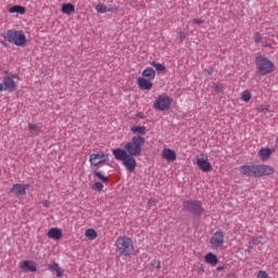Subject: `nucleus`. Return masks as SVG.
Wrapping results in <instances>:
<instances>
[{
    "instance_id": "nucleus-38",
    "label": "nucleus",
    "mask_w": 278,
    "mask_h": 278,
    "mask_svg": "<svg viewBox=\"0 0 278 278\" xmlns=\"http://www.w3.org/2000/svg\"><path fill=\"white\" fill-rule=\"evenodd\" d=\"M261 45L265 49H273V43H269L268 41H261Z\"/></svg>"
},
{
    "instance_id": "nucleus-13",
    "label": "nucleus",
    "mask_w": 278,
    "mask_h": 278,
    "mask_svg": "<svg viewBox=\"0 0 278 278\" xmlns=\"http://www.w3.org/2000/svg\"><path fill=\"white\" fill-rule=\"evenodd\" d=\"M20 268L22 273H36L38 267L34 261H23L20 263Z\"/></svg>"
},
{
    "instance_id": "nucleus-7",
    "label": "nucleus",
    "mask_w": 278,
    "mask_h": 278,
    "mask_svg": "<svg viewBox=\"0 0 278 278\" xmlns=\"http://www.w3.org/2000/svg\"><path fill=\"white\" fill-rule=\"evenodd\" d=\"M211 249L213 251H223L225 249V232L217 230L210 239Z\"/></svg>"
},
{
    "instance_id": "nucleus-16",
    "label": "nucleus",
    "mask_w": 278,
    "mask_h": 278,
    "mask_svg": "<svg viewBox=\"0 0 278 278\" xmlns=\"http://www.w3.org/2000/svg\"><path fill=\"white\" fill-rule=\"evenodd\" d=\"M163 160H166V162H175L177 160V152L175 150L165 148L162 152Z\"/></svg>"
},
{
    "instance_id": "nucleus-42",
    "label": "nucleus",
    "mask_w": 278,
    "mask_h": 278,
    "mask_svg": "<svg viewBox=\"0 0 278 278\" xmlns=\"http://www.w3.org/2000/svg\"><path fill=\"white\" fill-rule=\"evenodd\" d=\"M193 23L194 25H203V20H200V18H193Z\"/></svg>"
},
{
    "instance_id": "nucleus-35",
    "label": "nucleus",
    "mask_w": 278,
    "mask_h": 278,
    "mask_svg": "<svg viewBox=\"0 0 278 278\" xmlns=\"http://www.w3.org/2000/svg\"><path fill=\"white\" fill-rule=\"evenodd\" d=\"M187 38H188V33H186V31H179L178 33L179 42H184V40H186Z\"/></svg>"
},
{
    "instance_id": "nucleus-15",
    "label": "nucleus",
    "mask_w": 278,
    "mask_h": 278,
    "mask_svg": "<svg viewBox=\"0 0 278 278\" xmlns=\"http://www.w3.org/2000/svg\"><path fill=\"white\" fill-rule=\"evenodd\" d=\"M3 87L4 90H8L9 92H14V90H16V81H14V78H12V76H5L3 78Z\"/></svg>"
},
{
    "instance_id": "nucleus-30",
    "label": "nucleus",
    "mask_w": 278,
    "mask_h": 278,
    "mask_svg": "<svg viewBox=\"0 0 278 278\" xmlns=\"http://www.w3.org/2000/svg\"><path fill=\"white\" fill-rule=\"evenodd\" d=\"M151 66H153L155 68V71H157V73H162V71H166V66L162 65V63H157L155 61H153L151 63Z\"/></svg>"
},
{
    "instance_id": "nucleus-21",
    "label": "nucleus",
    "mask_w": 278,
    "mask_h": 278,
    "mask_svg": "<svg viewBox=\"0 0 278 278\" xmlns=\"http://www.w3.org/2000/svg\"><path fill=\"white\" fill-rule=\"evenodd\" d=\"M47 236L52 240H60V238H62V230L60 228H51Z\"/></svg>"
},
{
    "instance_id": "nucleus-3",
    "label": "nucleus",
    "mask_w": 278,
    "mask_h": 278,
    "mask_svg": "<svg viewBox=\"0 0 278 278\" xmlns=\"http://www.w3.org/2000/svg\"><path fill=\"white\" fill-rule=\"evenodd\" d=\"M144 137L142 136H135L128 141L125 147L124 151H126L127 155H132L138 157L142 155V147H144Z\"/></svg>"
},
{
    "instance_id": "nucleus-27",
    "label": "nucleus",
    "mask_w": 278,
    "mask_h": 278,
    "mask_svg": "<svg viewBox=\"0 0 278 278\" xmlns=\"http://www.w3.org/2000/svg\"><path fill=\"white\" fill-rule=\"evenodd\" d=\"M85 236L86 238H88V240H97V230L92 229V228H88L86 231H85Z\"/></svg>"
},
{
    "instance_id": "nucleus-19",
    "label": "nucleus",
    "mask_w": 278,
    "mask_h": 278,
    "mask_svg": "<svg viewBox=\"0 0 278 278\" xmlns=\"http://www.w3.org/2000/svg\"><path fill=\"white\" fill-rule=\"evenodd\" d=\"M141 75L143 79H150L153 81V79H155V70H153V67H146Z\"/></svg>"
},
{
    "instance_id": "nucleus-31",
    "label": "nucleus",
    "mask_w": 278,
    "mask_h": 278,
    "mask_svg": "<svg viewBox=\"0 0 278 278\" xmlns=\"http://www.w3.org/2000/svg\"><path fill=\"white\" fill-rule=\"evenodd\" d=\"M241 101H244V103H249V101H251V91H243L241 94Z\"/></svg>"
},
{
    "instance_id": "nucleus-20",
    "label": "nucleus",
    "mask_w": 278,
    "mask_h": 278,
    "mask_svg": "<svg viewBox=\"0 0 278 278\" xmlns=\"http://www.w3.org/2000/svg\"><path fill=\"white\" fill-rule=\"evenodd\" d=\"M204 261L206 264H210L211 266H216V264H218V256H216V254L208 252L205 256H204Z\"/></svg>"
},
{
    "instance_id": "nucleus-32",
    "label": "nucleus",
    "mask_w": 278,
    "mask_h": 278,
    "mask_svg": "<svg viewBox=\"0 0 278 278\" xmlns=\"http://www.w3.org/2000/svg\"><path fill=\"white\" fill-rule=\"evenodd\" d=\"M256 110H257V112H258L260 114H266V112H269V111H270V105H268V104H262V105H260Z\"/></svg>"
},
{
    "instance_id": "nucleus-18",
    "label": "nucleus",
    "mask_w": 278,
    "mask_h": 278,
    "mask_svg": "<svg viewBox=\"0 0 278 278\" xmlns=\"http://www.w3.org/2000/svg\"><path fill=\"white\" fill-rule=\"evenodd\" d=\"M48 269H50L51 273H55V276L58 278L64 277V269H62L60 264H58L56 262H52V263L48 264Z\"/></svg>"
},
{
    "instance_id": "nucleus-23",
    "label": "nucleus",
    "mask_w": 278,
    "mask_h": 278,
    "mask_svg": "<svg viewBox=\"0 0 278 278\" xmlns=\"http://www.w3.org/2000/svg\"><path fill=\"white\" fill-rule=\"evenodd\" d=\"M258 155L263 162H266V160H269L270 155H273V151L268 148H263L260 150Z\"/></svg>"
},
{
    "instance_id": "nucleus-9",
    "label": "nucleus",
    "mask_w": 278,
    "mask_h": 278,
    "mask_svg": "<svg viewBox=\"0 0 278 278\" xmlns=\"http://www.w3.org/2000/svg\"><path fill=\"white\" fill-rule=\"evenodd\" d=\"M31 186L29 184H14L11 187V192L18 199V197H25L27 194V190H29Z\"/></svg>"
},
{
    "instance_id": "nucleus-2",
    "label": "nucleus",
    "mask_w": 278,
    "mask_h": 278,
    "mask_svg": "<svg viewBox=\"0 0 278 278\" xmlns=\"http://www.w3.org/2000/svg\"><path fill=\"white\" fill-rule=\"evenodd\" d=\"M115 249L123 257H131L134 254V240L127 236H119L115 241Z\"/></svg>"
},
{
    "instance_id": "nucleus-5",
    "label": "nucleus",
    "mask_w": 278,
    "mask_h": 278,
    "mask_svg": "<svg viewBox=\"0 0 278 278\" xmlns=\"http://www.w3.org/2000/svg\"><path fill=\"white\" fill-rule=\"evenodd\" d=\"M255 64L258 75L265 76L275 73V63L264 55H257L255 58Z\"/></svg>"
},
{
    "instance_id": "nucleus-25",
    "label": "nucleus",
    "mask_w": 278,
    "mask_h": 278,
    "mask_svg": "<svg viewBox=\"0 0 278 278\" xmlns=\"http://www.w3.org/2000/svg\"><path fill=\"white\" fill-rule=\"evenodd\" d=\"M61 12L63 14H67V15H71L75 12V5L71 4V3H64L62 5V9H61Z\"/></svg>"
},
{
    "instance_id": "nucleus-39",
    "label": "nucleus",
    "mask_w": 278,
    "mask_h": 278,
    "mask_svg": "<svg viewBox=\"0 0 278 278\" xmlns=\"http://www.w3.org/2000/svg\"><path fill=\"white\" fill-rule=\"evenodd\" d=\"M257 278H268V273L265 270H260L257 274Z\"/></svg>"
},
{
    "instance_id": "nucleus-46",
    "label": "nucleus",
    "mask_w": 278,
    "mask_h": 278,
    "mask_svg": "<svg viewBox=\"0 0 278 278\" xmlns=\"http://www.w3.org/2000/svg\"><path fill=\"white\" fill-rule=\"evenodd\" d=\"M14 79H18V75H13Z\"/></svg>"
},
{
    "instance_id": "nucleus-10",
    "label": "nucleus",
    "mask_w": 278,
    "mask_h": 278,
    "mask_svg": "<svg viewBox=\"0 0 278 278\" xmlns=\"http://www.w3.org/2000/svg\"><path fill=\"white\" fill-rule=\"evenodd\" d=\"M108 160H110V156L104 152L93 153L89 156L91 166H99L100 164L108 162Z\"/></svg>"
},
{
    "instance_id": "nucleus-37",
    "label": "nucleus",
    "mask_w": 278,
    "mask_h": 278,
    "mask_svg": "<svg viewBox=\"0 0 278 278\" xmlns=\"http://www.w3.org/2000/svg\"><path fill=\"white\" fill-rule=\"evenodd\" d=\"M157 205V200L150 199L148 201V207H155Z\"/></svg>"
},
{
    "instance_id": "nucleus-24",
    "label": "nucleus",
    "mask_w": 278,
    "mask_h": 278,
    "mask_svg": "<svg viewBox=\"0 0 278 278\" xmlns=\"http://www.w3.org/2000/svg\"><path fill=\"white\" fill-rule=\"evenodd\" d=\"M8 12L10 14H25V12H27V9L22 5H13L8 10Z\"/></svg>"
},
{
    "instance_id": "nucleus-12",
    "label": "nucleus",
    "mask_w": 278,
    "mask_h": 278,
    "mask_svg": "<svg viewBox=\"0 0 278 278\" xmlns=\"http://www.w3.org/2000/svg\"><path fill=\"white\" fill-rule=\"evenodd\" d=\"M275 175V169L270 165H256V177H268Z\"/></svg>"
},
{
    "instance_id": "nucleus-40",
    "label": "nucleus",
    "mask_w": 278,
    "mask_h": 278,
    "mask_svg": "<svg viewBox=\"0 0 278 278\" xmlns=\"http://www.w3.org/2000/svg\"><path fill=\"white\" fill-rule=\"evenodd\" d=\"M106 12H118V8L116 5L106 8Z\"/></svg>"
},
{
    "instance_id": "nucleus-14",
    "label": "nucleus",
    "mask_w": 278,
    "mask_h": 278,
    "mask_svg": "<svg viewBox=\"0 0 278 278\" xmlns=\"http://www.w3.org/2000/svg\"><path fill=\"white\" fill-rule=\"evenodd\" d=\"M137 84L140 90H152L153 89V80L149 78H137Z\"/></svg>"
},
{
    "instance_id": "nucleus-22",
    "label": "nucleus",
    "mask_w": 278,
    "mask_h": 278,
    "mask_svg": "<svg viewBox=\"0 0 278 278\" xmlns=\"http://www.w3.org/2000/svg\"><path fill=\"white\" fill-rule=\"evenodd\" d=\"M130 131L135 136H147V128L144 126H134L130 128Z\"/></svg>"
},
{
    "instance_id": "nucleus-28",
    "label": "nucleus",
    "mask_w": 278,
    "mask_h": 278,
    "mask_svg": "<svg viewBox=\"0 0 278 278\" xmlns=\"http://www.w3.org/2000/svg\"><path fill=\"white\" fill-rule=\"evenodd\" d=\"M28 131H34L37 136L42 131V129L36 124H28Z\"/></svg>"
},
{
    "instance_id": "nucleus-8",
    "label": "nucleus",
    "mask_w": 278,
    "mask_h": 278,
    "mask_svg": "<svg viewBox=\"0 0 278 278\" xmlns=\"http://www.w3.org/2000/svg\"><path fill=\"white\" fill-rule=\"evenodd\" d=\"M182 205H184V210H187V212H190L194 216H201V214L205 212L203 210V206L201 205V201H198V200L185 201Z\"/></svg>"
},
{
    "instance_id": "nucleus-11",
    "label": "nucleus",
    "mask_w": 278,
    "mask_h": 278,
    "mask_svg": "<svg viewBox=\"0 0 278 278\" xmlns=\"http://www.w3.org/2000/svg\"><path fill=\"white\" fill-rule=\"evenodd\" d=\"M239 170L244 177H257V164L243 165Z\"/></svg>"
},
{
    "instance_id": "nucleus-6",
    "label": "nucleus",
    "mask_w": 278,
    "mask_h": 278,
    "mask_svg": "<svg viewBox=\"0 0 278 278\" xmlns=\"http://www.w3.org/2000/svg\"><path fill=\"white\" fill-rule=\"evenodd\" d=\"M170 105H173V99H170V96L165 93L160 94L153 103L154 110H159L160 112L170 110Z\"/></svg>"
},
{
    "instance_id": "nucleus-1",
    "label": "nucleus",
    "mask_w": 278,
    "mask_h": 278,
    "mask_svg": "<svg viewBox=\"0 0 278 278\" xmlns=\"http://www.w3.org/2000/svg\"><path fill=\"white\" fill-rule=\"evenodd\" d=\"M112 153L115 160L123 163L126 170H128L129 173H134L136 170V166H138V163L136 162L134 155L127 154V151H125V149L117 148L112 150Z\"/></svg>"
},
{
    "instance_id": "nucleus-44",
    "label": "nucleus",
    "mask_w": 278,
    "mask_h": 278,
    "mask_svg": "<svg viewBox=\"0 0 278 278\" xmlns=\"http://www.w3.org/2000/svg\"><path fill=\"white\" fill-rule=\"evenodd\" d=\"M216 270H217V271L225 270V266H218V267L216 268Z\"/></svg>"
},
{
    "instance_id": "nucleus-45",
    "label": "nucleus",
    "mask_w": 278,
    "mask_h": 278,
    "mask_svg": "<svg viewBox=\"0 0 278 278\" xmlns=\"http://www.w3.org/2000/svg\"><path fill=\"white\" fill-rule=\"evenodd\" d=\"M5 88L3 87V84L0 83V92H3Z\"/></svg>"
},
{
    "instance_id": "nucleus-34",
    "label": "nucleus",
    "mask_w": 278,
    "mask_h": 278,
    "mask_svg": "<svg viewBox=\"0 0 278 278\" xmlns=\"http://www.w3.org/2000/svg\"><path fill=\"white\" fill-rule=\"evenodd\" d=\"M213 89L215 90V92H225V86L223 84H217L213 87Z\"/></svg>"
},
{
    "instance_id": "nucleus-29",
    "label": "nucleus",
    "mask_w": 278,
    "mask_h": 278,
    "mask_svg": "<svg viewBox=\"0 0 278 278\" xmlns=\"http://www.w3.org/2000/svg\"><path fill=\"white\" fill-rule=\"evenodd\" d=\"M96 11L98 14H105L108 13V7H105L103 3H99L96 5Z\"/></svg>"
},
{
    "instance_id": "nucleus-43",
    "label": "nucleus",
    "mask_w": 278,
    "mask_h": 278,
    "mask_svg": "<svg viewBox=\"0 0 278 278\" xmlns=\"http://www.w3.org/2000/svg\"><path fill=\"white\" fill-rule=\"evenodd\" d=\"M154 264H155V269L156 270H160V268H162V264L160 263V261L154 262Z\"/></svg>"
},
{
    "instance_id": "nucleus-17",
    "label": "nucleus",
    "mask_w": 278,
    "mask_h": 278,
    "mask_svg": "<svg viewBox=\"0 0 278 278\" xmlns=\"http://www.w3.org/2000/svg\"><path fill=\"white\" fill-rule=\"evenodd\" d=\"M197 165L203 173H210L212 170V164L205 159H199Z\"/></svg>"
},
{
    "instance_id": "nucleus-41",
    "label": "nucleus",
    "mask_w": 278,
    "mask_h": 278,
    "mask_svg": "<svg viewBox=\"0 0 278 278\" xmlns=\"http://www.w3.org/2000/svg\"><path fill=\"white\" fill-rule=\"evenodd\" d=\"M41 204L43 205V207H47V208L51 207V203L48 200H43Z\"/></svg>"
},
{
    "instance_id": "nucleus-36",
    "label": "nucleus",
    "mask_w": 278,
    "mask_h": 278,
    "mask_svg": "<svg viewBox=\"0 0 278 278\" xmlns=\"http://www.w3.org/2000/svg\"><path fill=\"white\" fill-rule=\"evenodd\" d=\"M253 40L254 42H262V33H254L253 34Z\"/></svg>"
},
{
    "instance_id": "nucleus-26",
    "label": "nucleus",
    "mask_w": 278,
    "mask_h": 278,
    "mask_svg": "<svg viewBox=\"0 0 278 278\" xmlns=\"http://www.w3.org/2000/svg\"><path fill=\"white\" fill-rule=\"evenodd\" d=\"M94 177L102 184H108V181H110V178H108V176H105V173L103 172H96Z\"/></svg>"
},
{
    "instance_id": "nucleus-33",
    "label": "nucleus",
    "mask_w": 278,
    "mask_h": 278,
    "mask_svg": "<svg viewBox=\"0 0 278 278\" xmlns=\"http://www.w3.org/2000/svg\"><path fill=\"white\" fill-rule=\"evenodd\" d=\"M104 186L103 182L101 181H96L93 184V190H97V192H101V190H103Z\"/></svg>"
},
{
    "instance_id": "nucleus-4",
    "label": "nucleus",
    "mask_w": 278,
    "mask_h": 278,
    "mask_svg": "<svg viewBox=\"0 0 278 278\" xmlns=\"http://www.w3.org/2000/svg\"><path fill=\"white\" fill-rule=\"evenodd\" d=\"M1 37L15 47H25L27 45V37L23 30L9 29L7 33L1 34Z\"/></svg>"
}]
</instances>
